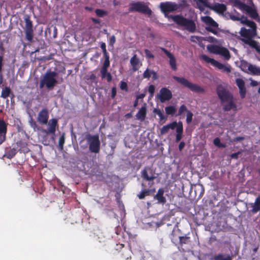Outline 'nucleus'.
Segmentation results:
<instances>
[{
    "label": "nucleus",
    "instance_id": "nucleus-1",
    "mask_svg": "<svg viewBox=\"0 0 260 260\" xmlns=\"http://www.w3.org/2000/svg\"><path fill=\"white\" fill-rule=\"evenodd\" d=\"M216 90L223 111H230L233 110L236 111L237 110V106L235 102L234 96L226 87L222 85H218L216 87Z\"/></svg>",
    "mask_w": 260,
    "mask_h": 260
},
{
    "label": "nucleus",
    "instance_id": "nucleus-2",
    "mask_svg": "<svg viewBox=\"0 0 260 260\" xmlns=\"http://www.w3.org/2000/svg\"><path fill=\"white\" fill-rule=\"evenodd\" d=\"M57 73L50 70L47 71L41 78L40 83V88L45 87L48 90H52L58 82L56 77Z\"/></svg>",
    "mask_w": 260,
    "mask_h": 260
},
{
    "label": "nucleus",
    "instance_id": "nucleus-3",
    "mask_svg": "<svg viewBox=\"0 0 260 260\" xmlns=\"http://www.w3.org/2000/svg\"><path fill=\"white\" fill-rule=\"evenodd\" d=\"M173 20L178 25L184 27L185 29L190 32H194L196 30V25L194 22L181 15L173 17Z\"/></svg>",
    "mask_w": 260,
    "mask_h": 260
},
{
    "label": "nucleus",
    "instance_id": "nucleus-4",
    "mask_svg": "<svg viewBox=\"0 0 260 260\" xmlns=\"http://www.w3.org/2000/svg\"><path fill=\"white\" fill-rule=\"evenodd\" d=\"M173 78L183 85L184 87L189 88L191 91L197 93H204L205 89L202 86L194 83L190 82L188 80L184 77H179L177 76H173Z\"/></svg>",
    "mask_w": 260,
    "mask_h": 260
},
{
    "label": "nucleus",
    "instance_id": "nucleus-5",
    "mask_svg": "<svg viewBox=\"0 0 260 260\" xmlns=\"http://www.w3.org/2000/svg\"><path fill=\"white\" fill-rule=\"evenodd\" d=\"M86 140L89 145L90 152L98 153L100 151L101 143L98 135H91L89 134L86 135Z\"/></svg>",
    "mask_w": 260,
    "mask_h": 260
},
{
    "label": "nucleus",
    "instance_id": "nucleus-6",
    "mask_svg": "<svg viewBox=\"0 0 260 260\" xmlns=\"http://www.w3.org/2000/svg\"><path fill=\"white\" fill-rule=\"evenodd\" d=\"M130 12H136L150 15L152 13L151 10L144 2H137L131 3L129 8Z\"/></svg>",
    "mask_w": 260,
    "mask_h": 260
},
{
    "label": "nucleus",
    "instance_id": "nucleus-7",
    "mask_svg": "<svg viewBox=\"0 0 260 260\" xmlns=\"http://www.w3.org/2000/svg\"><path fill=\"white\" fill-rule=\"evenodd\" d=\"M207 49L210 53L223 56L226 60L230 58V52L226 48L216 45H210L207 46Z\"/></svg>",
    "mask_w": 260,
    "mask_h": 260
},
{
    "label": "nucleus",
    "instance_id": "nucleus-8",
    "mask_svg": "<svg viewBox=\"0 0 260 260\" xmlns=\"http://www.w3.org/2000/svg\"><path fill=\"white\" fill-rule=\"evenodd\" d=\"M24 21L25 23L24 28L25 39L29 42H32L34 37L32 22L28 15L25 16Z\"/></svg>",
    "mask_w": 260,
    "mask_h": 260
},
{
    "label": "nucleus",
    "instance_id": "nucleus-9",
    "mask_svg": "<svg viewBox=\"0 0 260 260\" xmlns=\"http://www.w3.org/2000/svg\"><path fill=\"white\" fill-rule=\"evenodd\" d=\"M202 59L207 63H210L212 66L216 67L219 70H221L222 72H226L229 73L231 72L230 67H228L224 64L219 62L215 59L209 57L206 55H203L202 56Z\"/></svg>",
    "mask_w": 260,
    "mask_h": 260
},
{
    "label": "nucleus",
    "instance_id": "nucleus-10",
    "mask_svg": "<svg viewBox=\"0 0 260 260\" xmlns=\"http://www.w3.org/2000/svg\"><path fill=\"white\" fill-rule=\"evenodd\" d=\"M240 35L244 38L242 41L244 40H252L256 35V30L253 29H246L245 27H242L240 31Z\"/></svg>",
    "mask_w": 260,
    "mask_h": 260
},
{
    "label": "nucleus",
    "instance_id": "nucleus-11",
    "mask_svg": "<svg viewBox=\"0 0 260 260\" xmlns=\"http://www.w3.org/2000/svg\"><path fill=\"white\" fill-rule=\"evenodd\" d=\"M157 97L161 103H164L172 98V93L170 90L166 87H163L160 89Z\"/></svg>",
    "mask_w": 260,
    "mask_h": 260
},
{
    "label": "nucleus",
    "instance_id": "nucleus-12",
    "mask_svg": "<svg viewBox=\"0 0 260 260\" xmlns=\"http://www.w3.org/2000/svg\"><path fill=\"white\" fill-rule=\"evenodd\" d=\"M141 177L145 181H153L156 176L152 170L149 167H146L141 171Z\"/></svg>",
    "mask_w": 260,
    "mask_h": 260
},
{
    "label": "nucleus",
    "instance_id": "nucleus-13",
    "mask_svg": "<svg viewBox=\"0 0 260 260\" xmlns=\"http://www.w3.org/2000/svg\"><path fill=\"white\" fill-rule=\"evenodd\" d=\"M49 117L48 110L46 108H43L38 113L37 121L41 124H47L48 123Z\"/></svg>",
    "mask_w": 260,
    "mask_h": 260
},
{
    "label": "nucleus",
    "instance_id": "nucleus-14",
    "mask_svg": "<svg viewBox=\"0 0 260 260\" xmlns=\"http://www.w3.org/2000/svg\"><path fill=\"white\" fill-rule=\"evenodd\" d=\"M7 127L8 123L3 119L0 118V145L6 140Z\"/></svg>",
    "mask_w": 260,
    "mask_h": 260
},
{
    "label": "nucleus",
    "instance_id": "nucleus-15",
    "mask_svg": "<svg viewBox=\"0 0 260 260\" xmlns=\"http://www.w3.org/2000/svg\"><path fill=\"white\" fill-rule=\"evenodd\" d=\"M160 7L162 12L166 14L173 12L177 9L176 4L170 2L161 3Z\"/></svg>",
    "mask_w": 260,
    "mask_h": 260
},
{
    "label": "nucleus",
    "instance_id": "nucleus-16",
    "mask_svg": "<svg viewBox=\"0 0 260 260\" xmlns=\"http://www.w3.org/2000/svg\"><path fill=\"white\" fill-rule=\"evenodd\" d=\"M236 3L240 9L246 11L252 18H255L257 16L256 11L251 7L239 1Z\"/></svg>",
    "mask_w": 260,
    "mask_h": 260
},
{
    "label": "nucleus",
    "instance_id": "nucleus-17",
    "mask_svg": "<svg viewBox=\"0 0 260 260\" xmlns=\"http://www.w3.org/2000/svg\"><path fill=\"white\" fill-rule=\"evenodd\" d=\"M160 49L165 53L168 57L169 58V63L171 69L174 71H176L177 69L176 60L174 56L165 48L160 47Z\"/></svg>",
    "mask_w": 260,
    "mask_h": 260
},
{
    "label": "nucleus",
    "instance_id": "nucleus-18",
    "mask_svg": "<svg viewBox=\"0 0 260 260\" xmlns=\"http://www.w3.org/2000/svg\"><path fill=\"white\" fill-rule=\"evenodd\" d=\"M18 151L20 153H26L29 149L27 146V143L24 140L18 141L15 144H14Z\"/></svg>",
    "mask_w": 260,
    "mask_h": 260
},
{
    "label": "nucleus",
    "instance_id": "nucleus-19",
    "mask_svg": "<svg viewBox=\"0 0 260 260\" xmlns=\"http://www.w3.org/2000/svg\"><path fill=\"white\" fill-rule=\"evenodd\" d=\"M48 129H44L43 132L46 134L55 135L56 127L58 126L57 120L55 118L51 119L48 123Z\"/></svg>",
    "mask_w": 260,
    "mask_h": 260
},
{
    "label": "nucleus",
    "instance_id": "nucleus-20",
    "mask_svg": "<svg viewBox=\"0 0 260 260\" xmlns=\"http://www.w3.org/2000/svg\"><path fill=\"white\" fill-rule=\"evenodd\" d=\"M17 152V148L13 144L12 147H9L6 148L4 156L7 158L11 159L15 156Z\"/></svg>",
    "mask_w": 260,
    "mask_h": 260
},
{
    "label": "nucleus",
    "instance_id": "nucleus-21",
    "mask_svg": "<svg viewBox=\"0 0 260 260\" xmlns=\"http://www.w3.org/2000/svg\"><path fill=\"white\" fill-rule=\"evenodd\" d=\"M130 63L132 67V69L134 72L138 71L141 65L140 59L138 57L137 54H134L131 58Z\"/></svg>",
    "mask_w": 260,
    "mask_h": 260
},
{
    "label": "nucleus",
    "instance_id": "nucleus-22",
    "mask_svg": "<svg viewBox=\"0 0 260 260\" xmlns=\"http://www.w3.org/2000/svg\"><path fill=\"white\" fill-rule=\"evenodd\" d=\"M178 124L176 121L172 122L166 125H164L160 131V134L164 135L166 134L170 129H174Z\"/></svg>",
    "mask_w": 260,
    "mask_h": 260
},
{
    "label": "nucleus",
    "instance_id": "nucleus-23",
    "mask_svg": "<svg viewBox=\"0 0 260 260\" xmlns=\"http://www.w3.org/2000/svg\"><path fill=\"white\" fill-rule=\"evenodd\" d=\"M244 43L249 45L251 48L254 49L260 55V44L259 43L254 40H244Z\"/></svg>",
    "mask_w": 260,
    "mask_h": 260
},
{
    "label": "nucleus",
    "instance_id": "nucleus-24",
    "mask_svg": "<svg viewBox=\"0 0 260 260\" xmlns=\"http://www.w3.org/2000/svg\"><path fill=\"white\" fill-rule=\"evenodd\" d=\"M164 189L160 188L158 190L156 195L154 196V199L157 200L158 203L165 204L166 202V199L164 196Z\"/></svg>",
    "mask_w": 260,
    "mask_h": 260
},
{
    "label": "nucleus",
    "instance_id": "nucleus-25",
    "mask_svg": "<svg viewBox=\"0 0 260 260\" xmlns=\"http://www.w3.org/2000/svg\"><path fill=\"white\" fill-rule=\"evenodd\" d=\"M176 142H178L181 140L182 138V134L183 132V124L181 121L178 122V124L176 127Z\"/></svg>",
    "mask_w": 260,
    "mask_h": 260
},
{
    "label": "nucleus",
    "instance_id": "nucleus-26",
    "mask_svg": "<svg viewBox=\"0 0 260 260\" xmlns=\"http://www.w3.org/2000/svg\"><path fill=\"white\" fill-rule=\"evenodd\" d=\"M212 10L219 14H223L226 10V7L223 4H216L211 8Z\"/></svg>",
    "mask_w": 260,
    "mask_h": 260
},
{
    "label": "nucleus",
    "instance_id": "nucleus-27",
    "mask_svg": "<svg viewBox=\"0 0 260 260\" xmlns=\"http://www.w3.org/2000/svg\"><path fill=\"white\" fill-rule=\"evenodd\" d=\"M246 66L247 67V70L249 73L254 75H260V68H257L254 65L246 63Z\"/></svg>",
    "mask_w": 260,
    "mask_h": 260
},
{
    "label": "nucleus",
    "instance_id": "nucleus-28",
    "mask_svg": "<svg viewBox=\"0 0 260 260\" xmlns=\"http://www.w3.org/2000/svg\"><path fill=\"white\" fill-rule=\"evenodd\" d=\"M251 207L252 213H256L260 211V194L255 199L254 203L251 204Z\"/></svg>",
    "mask_w": 260,
    "mask_h": 260
},
{
    "label": "nucleus",
    "instance_id": "nucleus-29",
    "mask_svg": "<svg viewBox=\"0 0 260 260\" xmlns=\"http://www.w3.org/2000/svg\"><path fill=\"white\" fill-rule=\"evenodd\" d=\"M202 20L206 24L208 25L209 26L214 27H216L218 26V24L210 16H206L203 17H202Z\"/></svg>",
    "mask_w": 260,
    "mask_h": 260
},
{
    "label": "nucleus",
    "instance_id": "nucleus-30",
    "mask_svg": "<svg viewBox=\"0 0 260 260\" xmlns=\"http://www.w3.org/2000/svg\"><path fill=\"white\" fill-rule=\"evenodd\" d=\"M101 78L102 79H105L107 82L110 83L112 80V76L111 74L108 71V70H100Z\"/></svg>",
    "mask_w": 260,
    "mask_h": 260
},
{
    "label": "nucleus",
    "instance_id": "nucleus-31",
    "mask_svg": "<svg viewBox=\"0 0 260 260\" xmlns=\"http://www.w3.org/2000/svg\"><path fill=\"white\" fill-rule=\"evenodd\" d=\"M147 113V109L145 106H143L140 108L138 112L136 114V117L138 119L141 121L144 120Z\"/></svg>",
    "mask_w": 260,
    "mask_h": 260
},
{
    "label": "nucleus",
    "instance_id": "nucleus-32",
    "mask_svg": "<svg viewBox=\"0 0 260 260\" xmlns=\"http://www.w3.org/2000/svg\"><path fill=\"white\" fill-rule=\"evenodd\" d=\"M104 56L105 58V60L101 70H108V68L110 67V65L109 55L108 54L106 55H104Z\"/></svg>",
    "mask_w": 260,
    "mask_h": 260
},
{
    "label": "nucleus",
    "instance_id": "nucleus-33",
    "mask_svg": "<svg viewBox=\"0 0 260 260\" xmlns=\"http://www.w3.org/2000/svg\"><path fill=\"white\" fill-rule=\"evenodd\" d=\"M153 113L157 114L159 117V119L161 121H166L167 119V117L164 115L163 112L159 109H154L153 110Z\"/></svg>",
    "mask_w": 260,
    "mask_h": 260
},
{
    "label": "nucleus",
    "instance_id": "nucleus-34",
    "mask_svg": "<svg viewBox=\"0 0 260 260\" xmlns=\"http://www.w3.org/2000/svg\"><path fill=\"white\" fill-rule=\"evenodd\" d=\"M165 111L167 114L173 116L176 112V109L174 106H169L165 108Z\"/></svg>",
    "mask_w": 260,
    "mask_h": 260
},
{
    "label": "nucleus",
    "instance_id": "nucleus-35",
    "mask_svg": "<svg viewBox=\"0 0 260 260\" xmlns=\"http://www.w3.org/2000/svg\"><path fill=\"white\" fill-rule=\"evenodd\" d=\"M11 93V89L10 87L6 86L2 91L1 97L3 99H6L9 96Z\"/></svg>",
    "mask_w": 260,
    "mask_h": 260
},
{
    "label": "nucleus",
    "instance_id": "nucleus-36",
    "mask_svg": "<svg viewBox=\"0 0 260 260\" xmlns=\"http://www.w3.org/2000/svg\"><path fill=\"white\" fill-rule=\"evenodd\" d=\"M179 244L181 246H183L184 244H188L190 242V237L186 236H180L179 237Z\"/></svg>",
    "mask_w": 260,
    "mask_h": 260
},
{
    "label": "nucleus",
    "instance_id": "nucleus-37",
    "mask_svg": "<svg viewBox=\"0 0 260 260\" xmlns=\"http://www.w3.org/2000/svg\"><path fill=\"white\" fill-rule=\"evenodd\" d=\"M214 260H232V257L228 255L226 257H224V255L221 253L215 255L214 257Z\"/></svg>",
    "mask_w": 260,
    "mask_h": 260
},
{
    "label": "nucleus",
    "instance_id": "nucleus-38",
    "mask_svg": "<svg viewBox=\"0 0 260 260\" xmlns=\"http://www.w3.org/2000/svg\"><path fill=\"white\" fill-rule=\"evenodd\" d=\"M151 194V191L148 189H143L138 195V198L141 199H144L146 196H149Z\"/></svg>",
    "mask_w": 260,
    "mask_h": 260
},
{
    "label": "nucleus",
    "instance_id": "nucleus-39",
    "mask_svg": "<svg viewBox=\"0 0 260 260\" xmlns=\"http://www.w3.org/2000/svg\"><path fill=\"white\" fill-rule=\"evenodd\" d=\"M189 110H187L186 106L185 105H182L180 106L178 112L176 114V116L181 115L184 112H187Z\"/></svg>",
    "mask_w": 260,
    "mask_h": 260
},
{
    "label": "nucleus",
    "instance_id": "nucleus-40",
    "mask_svg": "<svg viewBox=\"0 0 260 260\" xmlns=\"http://www.w3.org/2000/svg\"><path fill=\"white\" fill-rule=\"evenodd\" d=\"M65 142V137L64 134H62V135L60 137L59 139L58 142V146L60 149L62 150L63 148V145Z\"/></svg>",
    "mask_w": 260,
    "mask_h": 260
},
{
    "label": "nucleus",
    "instance_id": "nucleus-41",
    "mask_svg": "<svg viewBox=\"0 0 260 260\" xmlns=\"http://www.w3.org/2000/svg\"><path fill=\"white\" fill-rule=\"evenodd\" d=\"M95 13L98 17H103L107 15V12L102 9H96Z\"/></svg>",
    "mask_w": 260,
    "mask_h": 260
},
{
    "label": "nucleus",
    "instance_id": "nucleus-42",
    "mask_svg": "<svg viewBox=\"0 0 260 260\" xmlns=\"http://www.w3.org/2000/svg\"><path fill=\"white\" fill-rule=\"evenodd\" d=\"M152 72L153 70H151L148 68L146 69L143 74V77L144 78L149 79L152 75Z\"/></svg>",
    "mask_w": 260,
    "mask_h": 260
},
{
    "label": "nucleus",
    "instance_id": "nucleus-43",
    "mask_svg": "<svg viewBox=\"0 0 260 260\" xmlns=\"http://www.w3.org/2000/svg\"><path fill=\"white\" fill-rule=\"evenodd\" d=\"M193 114L190 111L187 112L186 121L187 124H190L192 120Z\"/></svg>",
    "mask_w": 260,
    "mask_h": 260
},
{
    "label": "nucleus",
    "instance_id": "nucleus-44",
    "mask_svg": "<svg viewBox=\"0 0 260 260\" xmlns=\"http://www.w3.org/2000/svg\"><path fill=\"white\" fill-rule=\"evenodd\" d=\"M236 83L239 88L245 87V82L243 79L237 78L236 80Z\"/></svg>",
    "mask_w": 260,
    "mask_h": 260
},
{
    "label": "nucleus",
    "instance_id": "nucleus-45",
    "mask_svg": "<svg viewBox=\"0 0 260 260\" xmlns=\"http://www.w3.org/2000/svg\"><path fill=\"white\" fill-rule=\"evenodd\" d=\"M245 25H246L247 26L250 27V29H253L256 30V24L253 21L248 20Z\"/></svg>",
    "mask_w": 260,
    "mask_h": 260
},
{
    "label": "nucleus",
    "instance_id": "nucleus-46",
    "mask_svg": "<svg viewBox=\"0 0 260 260\" xmlns=\"http://www.w3.org/2000/svg\"><path fill=\"white\" fill-rule=\"evenodd\" d=\"M144 52L147 58L154 59V55L151 52V51L149 50L146 49L144 50Z\"/></svg>",
    "mask_w": 260,
    "mask_h": 260
},
{
    "label": "nucleus",
    "instance_id": "nucleus-47",
    "mask_svg": "<svg viewBox=\"0 0 260 260\" xmlns=\"http://www.w3.org/2000/svg\"><path fill=\"white\" fill-rule=\"evenodd\" d=\"M213 144L218 147H224L223 144L220 143V140L219 138H216L213 140Z\"/></svg>",
    "mask_w": 260,
    "mask_h": 260
},
{
    "label": "nucleus",
    "instance_id": "nucleus-48",
    "mask_svg": "<svg viewBox=\"0 0 260 260\" xmlns=\"http://www.w3.org/2000/svg\"><path fill=\"white\" fill-rule=\"evenodd\" d=\"M120 88L121 90L127 91L128 90L127 84L124 81H121L120 84Z\"/></svg>",
    "mask_w": 260,
    "mask_h": 260
},
{
    "label": "nucleus",
    "instance_id": "nucleus-49",
    "mask_svg": "<svg viewBox=\"0 0 260 260\" xmlns=\"http://www.w3.org/2000/svg\"><path fill=\"white\" fill-rule=\"evenodd\" d=\"M239 90H240L239 92H240V94L241 98L242 99H244L245 97L246 92V89L245 87H243L241 88H239Z\"/></svg>",
    "mask_w": 260,
    "mask_h": 260
},
{
    "label": "nucleus",
    "instance_id": "nucleus-50",
    "mask_svg": "<svg viewBox=\"0 0 260 260\" xmlns=\"http://www.w3.org/2000/svg\"><path fill=\"white\" fill-rule=\"evenodd\" d=\"M100 47L103 51L104 55H108V53L107 51L106 50V45L105 43L102 42L100 45Z\"/></svg>",
    "mask_w": 260,
    "mask_h": 260
},
{
    "label": "nucleus",
    "instance_id": "nucleus-51",
    "mask_svg": "<svg viewBox=\"0 0 260 260\" xmlns=\"http://www.w3.org/2000/svg\"><path fill=\"white\" fill-rule=\"evenodd\" d=\"M116 42V38L115 36L113 35L112 36L109 40V45L111 46L112 47H113L114 44Z\"/></svg>",
    "mask_w": 260,
    "mask_h": 260
},
{
    "label": "nucleus",
    "instance_id": "nucleus-52",
    "mask_svg": "<svg viewBox=\"0 0 260 260\" xmlns=\"http://www.w3.org/2000/svg\"><path fill=\"white\" fill-rule=\"evenodd\" d=\"M87 80H90L92 82H95L96 83H97V82H98L97 78L96 77V75L94 74H90L88 78H87Z\"/></svg>",
    "mask_w": 260,
    "mask_h": 260
},
{
    "label": "nucleus",
    "instance_id": "nucleus-53",
    "mask_svg": "<svg viewBox=\"0 0 260 260\" xmlns=\"http://www.w3.org/2000/svg\"><path fill=\"white\" fill-rule=\"evenodd\" d=\"M155 91V86L153 85H150L148 88V92L151 95H153Z\"/></svg>",
    "mask_w": 260,
    "mask_h": 260
},
{
    "label": "nucleus",
    "instance_id": "nucleus-54",
    "mask_svg": "<svg viewBox=\"0 0 260 260\" xmlns=\"http://www.w3.org/2000/svg\"><path fill=\"white\" fill-rule=\"evenodd\" d=\"M116 95V88L113 87L111 89V97L112 99H114Z\"/></svg>",
    "mask_w": 260,
    "mask_h": 260
},
{
    "label": "nucleus",
    "instance_id": "nucleus-55",
    "mask_svg": "<svg viewBox=\"0 0 260 260\" xmlns=\"http://www.w3.org/2000/svg\"><path fill=\"white\" fill-rule=\"evenodd\" d=\"M248 20V19H247V18L246 17H244V16H242L241 17H240L239 21H240L241 23H242L243 24H245Z\"/></svg>",
    "mask_w": 260,
    "mask_h": 260
},
{
    "label": "nucleus",
    "instance_id": "nucleus-56",
    "mask_svg": "<svg viewBox=\"0 0 260 260\" xmlns=\"http://www.w3.org/2000/svg\"><path fill=\"white\" fill-rule=\"evenodd\" d=\"M248 63L246 61H244L241 63V68L243 71L248 72L247 67L246 66L245 63Z\"/></svg>",
    "mask_w": 260,
    "mask_h": 260
},
{
    "label": "nucleus",
    "instance_id": "nucleus-57",
    "mask_svg": "<svg viewBox=\"0 0 260 260\" xmlns=\"http://www.w3.org/2000/svg\"><path fill=\"white\" fill-rule=\"evenodd\" d=\"M198 1L201 3L204 6L206 7H209V5L208 4V2L207 0H198Z\"/></svg>",
    "mask_w": 260,
    "mask_h": 260
},
{
    "label": "nucleus",
    "instance_id": "nucleus-58",
    "mask_svg": "<svg viewBox=\"0 0 260 260\" xmlns=\"http://www.w3.org/2000/svg\"><path fill=\"white\" fill-rule=\"evenodd\" d=\"M206 29L208 31L211 32L213 33V34L216 35L217 34V31L215 29H213L210 27H206Z\"/></svg>",
    "mask_w": 260,
    "mask_h": 260
},
{
    "label": "nucleus",
    "instance_id": "nucleus-59",
    "mask_svg": "<svg viewBox=\"0 0 260 260\" xmlns=\"http://www.w3.org/2000/svg\"><path fill=\"white\" fill-rule=\"evenodd\" d=\"M230 18L232 20H234V21H239L240 18V17L237 16H236V15H231Z\"/></svg>",
    "mask_w": 260,
    "mask_h": 260
},
{
    "label": "nucleus",
    "instance_id": "nucleus-60",
    "mask_svg": "<svg viewBox=\"0 0 260 260\" xmlns=\"http://www.w3.org/2000/svg\"><path fill=\"white\" fill-rule=\"evenodd\" d=\"M200 38L198 36H191L190 38V41L193 42H196L199 40Z\"/></svg>",
    "mask_w": 260,
    "mask_h": 260
},
{
    "label": "nucleus",
    "instance_id": "nucleus-61",
    "mask_svg": "<svg viewBox=\"0 0 260 260\" xmlns=\"http://www.w3.org/2000/svg\"><path fill=\"white\" fill-rule=\"evenodd\" d=\"M244 139L245 138L244 137H237L234 139V141L235 142H239L244 140Z\"/></svg>",
    "mask_w": 260,
    "mask_h": 260
},
{
    "label": "nucleus",
    "instance_id": "nucleus-62",
    "mask_svg": "<svg viewBox=\"0 0 260 260\" xmlns=\"http://www.w3.org/2000/svg\"><path fill=\"white\" fill-rule=\"evenodd\" d=\"M240 154V152H236V153H232L231 155V157L232 158H235V159H238V155L239 154Z\"/></svg>",
    "mask_w": 260,
    "mask_h": 260
},
{
    "label": "nucleus",
    "instance_id": "nucleus-63",
    "mask_svg": "<svg viewBox=\"0 0 260 260\" xmlns=\"http://www.w3.org/2000/svg\"><path fill=\"white\" fill-rule=\"evenodd\" d=\"M185 143L184 142H181L179 145L178 148L180 151H181L184 147Z\"/></svg>",
    "mask_w": 260,
    "mask_h": 260
},
{
    "label": "nucleus",
    "instance_id": "nucleus-64",
    "mask_svg": "<svg viewBox=\"0 0 260 260\" xmlns=\"http://www.w3.org/2000/svg\"><path fill=\"white\" fill-rule=\"evenodd\" d=\"M152 79L153 80H156L158 78L157 74L156 72L154 71L153 70V72H152Z\"/></svg>",
    "mask_w": 260,
    "mask_h": 260
}]
</instances>
